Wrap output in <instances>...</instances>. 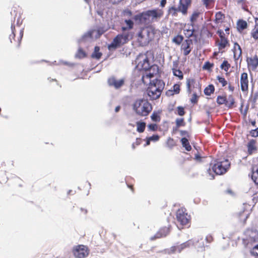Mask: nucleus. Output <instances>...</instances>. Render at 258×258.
I'll list each match as a JSON object with an SVG mask.
<instances>
[{
	"mask_svg": "<svg viewBox=\"0 0 258 258\" xmlns=\"http://www.w3.org/2000/svg\"><path fill=\"white\" fill-rule=\"evenodd\" d=\"M251 253L253 255H258V244L253 247L251 251Z\"/></svg>",
	"mask_w": 258,
	"mask_h": 258,
	"instance_id": "nucleus-53",
	"label": "nucleus"
},
{
	"mask_svg": "<svg viewBox=\"0 0 258 258\" xmlns=\"http://www.w3.org/2000/svg\"><path fill=\"white\" fill-rule=\"evenodd\" d=\"M135 63L139 70H148L151 67L148 58L145 54L139 55L135 60Z\"/></svg>",
	"mask_w": 258,
	"mask_h": 258,
	"instance_id": "nucleus-5",
	"label": "nucleus"
},
{
	"mask_svg": "<svg viewBox=\"0 0 258 258\" xmlns=\"http://www.w3.org/2000/svg\"><path fill=\"white\" fill-rule=\"evenodd\" d=\"M248 152L249 154H251L254 151L256 150L255 146V141L254 140H250L247 144Z\"/></svg>",
	"mask_w": 258,
	"mask_h": 258,
	"instance_id": "nucleus-23",
	"label": "nucleus"
},
{
	"mask_svg": "<svg viewBox=\"0 0 258 258\" xmlns=\"http://www.w3.org/2000/svg\"><path fill=\"white\" fill-rule=\"evenodd\" d=\"M191 0H179V4L177 7L179 12L181 13L183 16L187 14V10L190 6Z\"/></svg>",
	"mask_w": 258,
	"mask_h": 258,
	"instance_id": "nucleus-9",
	"label": "nucleus"
},
{
	"mask_svg": "<svg viewBox=\"0 0 258 258\" xmlns=\"http://www.w3.org/2000/svg\"><path fill=\"white\" fill-rule=\"evenodd\" d=\"M213 0H202V3L207 8H209L211 4L213 3Z\"/></svg>",
	"mask_w": 258,
	"mask_h": 258,
	"instance_id": "nucleus-42",
	"label": "nucleus"
},
{
	"mask_svg": "<svg viewBox=\"0 0 258 258\" xmlns=\"http://www.w3.org/2000/svg\"><path fill=\"white\" fill-rule=\"evenodd\" d=\"M181 142L182 146L185 148L186 150L189 151L191 149V146L190 145L189 143L186 138H182L181 140Z\"/></svg>",
	"mask_w": 258,
	"mask_h": 258,
	"instance_id": "nucleus-27",
	"label": "nucleus"
},
{
	"mask_svg": "<svg viewBox=\"0 0 258 258\" xmlns=\"http://www.w3.org/2000/svg\"><path fill=\"white\" fill-rule=\"evenodd\" d=\"M217 80L222 84L223 87L225 86L227 84V81L223 77L218 76Z\"/></svg>",
	"mask_w": 258,
	"mask_h": 258,
	"instance_id": "nucleus-43",
	"label": "nucleus"
},
{
	"mask_svg": "<svg viewBox=\"0 0 258 258\" xmlns=\"http://www.w3.org/2000/svg\"><path fill=\"white\" fill-rule=\"evenodd\" d=\"M166 4V0H161V1L160 2V6L162 8H163L165 7Z\"/></svg>",
	"mask_w": 258,
	"mask_h": 258,
	"instance_id": "nucleus-57",
	"label": "nucleus"
},
{
	"mask_svg": "<svg viewBox=\"0 0 258 258\" xmlns=\"http://www.w3.org/2000/svg\"><path fill=\"white\" fill-rule=\"evenodd\" d=\"M250 134L252 137H258V127L255 130H252L250 132Z\"/></svg>",
	"mask_w": 258,
	"mask_h": 258,
	"instance_id": "nucleus-49",
	"label": "nucleus"
},
{
	"mask_svg": "<svg viewBox=\"0 0 258 258\" xmlns=\"http://www.w3.org/2000/svg\"><path fill=\"white\" fill-rule=\"evenodd\" d=\"M224 18V16L221 12H217L215 15V21L217 23H221Z\"/></svg>",
	"mask_w": 258,
	"mask_h": 258,
	"instance_id": "nucleus-33",
	"label": "nucleus"
},
{
	"mask_svg": "<svg viewBox=\"0 0 258 258\" xmlns=\"http://www.w3.org/2000/svg\"><path fill=\"white\" fill-rule=\"evenodd\" d=\"M99 50L100 47L99 46H95L94 52L92 54V57L98 59H99L102 55V53L99 52Z\"/></svg>",
	"mask_w": 258,
	"mask_h": 258,
	"instance_id": "nucleus-29",
	"label": "nucleus"
},
{
	"mask_svg": "<svg viewBox=\"0 0 258 258\" xmlns=\"http://www.w3.org/2000/svg\"><path fill=\"white\" fill-rule=\"evenodd\" d=\"M165 86L163 81L155 79L150 81L149 87L147 92L150 99L156 100L161 95V92Z\"/></svg>",
	"mask_w": 258,
	"mask_h": 258,
	"instance_id": "nucleus-2",
	"label": "nucleus"
},
{
	"mask_svg": "<svg viewBox=\"0 0 258 258\" xmlns=\"http://www.w3.org/2000/svg\"><path fill=\"white\" fill-rule=\"evenodd\" d=\"M195 82V80L194 79H188L186 82V85L187 87V90L189 92H190V86Z\"/></svg>",
	"mask_w": 258,
	"mask_h": 258,
	"instance_id": "nucleus-46",
	"label": "nucleus"
},
{
	"mask_svg": "<svg viewBox=\"0 0 258 258\" xmlns=\"http://www.w3.org/2000/svg\"><path fill=\"white\" fill-rule=\"evenodd\" d=\"M237 25L238 30H243L247 28V23L245 21L240 20L237 22Z\"/></svg>",
	"mask_w": 258,
	"mask_h": 258,
	"instance_id": "nucleus-28",
	"label": "nucleus"
},
{
	"mask_svg": "<svg viewBox=\"0 0 258 258\" xmlns=\"http://www.w3.org/2000/svg\"><path fill=\"white\" fill-rule=\"evenodd\" d=\"M149 140H150L151 141L156 142L159 140V136L157 135H154L151 137H149Z\"/></svg>",
	"mask_w": 258,
	"mask_h": 258,
	"instance_id": "nucleus-51",
	"label": "nucleus"
},
{
	"mask_svg": "<svg viewBox=\"0 0 258 258\" xmlns=\"http://www.w3.org/2000/svg\"><path fill=\"white\" fill-rule=\"evenodd\" d=\"M94 33H97L98 37L101 34L99 33V31H96L95 30L89 31L82 36V38L78 40V42L81 43L83 41L91 40L93 37L92 35Z\"/></svg>",
	"mask_w": 258,
	"mask_h": 258,
	"instance_id": "nucleus-15",
	"label": "nucleus"
},
{
	"mask_svg": "<svg viewBox=\"0 0 258 258\" xmlns=\"http://www.w3.org/2000/svg\"><path fill=\"white\" fill-rule=\"evenodd\" d=\"M179 12L178 8H176L174 6L169 7L168 10V14L171 15L172 17H176L177 16V13Z\"/></svg>",
	"mask_w": 258,
	"mask_h": 258,
	"instance_id": "nucleus-26",
	"label": "nucleus"
},
{
	"mask_svg": "<svg viewBox=\"0 0 258 258\" xmlns=\"http://www.w3.org/2000/svg\"><path fill=\"white\" fill-rule=\"evenodd\" d=\"M195 158L197 160L201 159V156L199 155H196Z\"/></svg>",
	"mask_w": 258,
	"mask_h": 258,
	"instance_id": "nucleus-63",
	"label": "nucleus"
},
{
	"mask_svg": "<svg viewBox=\"0 0 258 258\" xmlns=\"http://www.w3.org/2000/svg\"><path fill=\"white\" fill-rule=\"evenodd\" d=\"M11 30H12V34L10 35V36H9V39L10 40V41L11 42H12V39H14L15 37V26L13 25H12L11 26Z\"/></svg>",
	"mask_w": 258,
	"mask_h": 258,
	"instance_id": "nucleus-47",
	"label": "nucleus"
},
{
	"mask_svg": "<svg viewBox=\"0 0 258 258\" xmlns=\"http://www.w3.org/2000/svg\"><path fill=\"white\" fill-rule=\"evenodd\" d=\"M192 44L191 40H185L182 44V48L183 49V54L184 55H187L191 51L190 49V45Z\"/></svg>",
	"mask_w": 258,
	"mask_h": 258,
	"instance_id": "nucleus-19",
	"label": "nucleus"
},
{
	"mask_svg": "<svg viewBox=\"0 0 258 258\" xmlns=\"http://www.w3.org/2000/svg\"><path fill=\"white\" fill-rule=\"evenodd\" d=\"M149 11L151 22L158 21L163 15V11L161 9H154Z\"/></svg>",
	"mask_w": 258,
	"mask_h": 258,
	"instance_id": "nucleus-11",
	"label": "nucleus"
},
{
	"mask_svg": "<svg viewBox=\"0 0 258 258\" xmlns=\"http://www.w3.org/2000/svg\"><path fill=\"white\" fill-rule=\"evenodd\" d=\"M180 91V87L178 84H175L173 86V91L175 94H178Z\"/></svg>",
	"mask_w": 258,
	"mask_h": 258,
	"instance_id": "nucleus-54",
	"label": "nucleus"
},
{
	"mask_svg": "<svg viewBox=\"0 0 258 258\" xmlns=\"http://www.w3.org/2000/svg\"><path fill=\"white\" fill-rule=\"evenodd\" d=\"M226 98L225 97L219 96L217 97V102L218 104H219L220 105H222L223 104H226Z\"/></svg>",
	"mask_w": 258,
	"mask_h": 258,
	"instance_id": "nucleus-40",
	"label": "nucleus"
},
{
	"mask_svg": "<svg viewBox=\"0 0 258 258\" xmlns=\"http://www.w3.org/2000/svg\"><path fill=\"white\" fill-rule=\"evenodd\" d=\"M183 39V36L181 35H177L174 37L172 40L173 42L177 44H180Z\"/></svg>",
	"mask_w": 258,
	"mask_h": 258,
	"instance_id": "nucleus-36",
	"label": "nucleus"
},
{
	"mask_svg": "<svg viewBox=\"0 0 258 258\" xmlns=\"http://www.w3.org/2000/svg\"><path fill=\"white\" fill-rule=\"evenodd\" d=\"M76 56L79 58H83L86 56V53L81 48H79Z\"/></svg>",
	"mask_w": 258,
	"mask_h": 258,
	"instance_id": "nucleus-35",
	"label": "nucleus"
},
{
	"mask_svg": "<svg viewBox=\"0 0 258 258\" xmlns=\"http://www.w3.org/2000/svg\"><path fill=\"white\" fill-rule=\"evenodd\" d=\"M245 234L247 237L243 238V240L248 242H255L258 240V232L256 230H247L245 231Z\"/></svg>",
	"mask_w": 258,
	"mask_h": 258,
	"instance_id": "nucleus-12",
	"label": "nucleus"
},
{
	"mask_svg": "<svg viewBox=\"0 0 258 258\" xmlns=\"http://www.w3.org/2000/svg\"><path fill=\"white\" fill-rule=\"evenodd\" d=\"M212 167L213 171L218 175L223 174L226 173L229 169L230 163L228 159L223 161L217 160Z\"/></svg>",
	"mask_w": 258,
	"mask_h": 258,
	"instance_id": "nucleus-4",
	"label": "nucleus"
},
{
	"mask_svg": "<svg viewBox=\"0 0 258 258\" xmlns=\"http://www.w3.org/2000/svg\"><path fill=\"white\" fill-rule=\"evenodd\" d=\"M230 66L228 63L227 60H224L222 63L221 64L220 68L221 69L224 70L225 71L227 72L229 70Z\"/></svg>",
	"mask_w": 258,
	"mask_h": 258,
	"instance_id": "nucleus-38",
	"label": "nucleus"
},
{
	"mask_svg": "<svg viewBox=\"0 0 258 258\" xmlns=\"http://www.w3.org/2000/svg\"><path fill=\"white\" fill-rule=\"evenodd\" d=\"M173 75L175 76L178 77L180 79L183 78L182 72L179 70L172 69Z\"/></svg>",
	"mask_w": 258,
	"mask_h": 258,
	"instance_id": "nucleus-37",
	"label": "nucleus"
},
{
	"mask_svg": "<svg viewBox=\"0 0 258 258\" xmlns=\"http://www.w3.org/2000/svg\"><path fill=\"white\" fill-rule=\"evenodd\" d=\"M133 110L140 116H146L152 110L151 104L145 99H138L132 104Z\"/></svg>",
	"mask_w": 258,
	"mask_h": 258,
	"instance_id": "nucleus-1",
	"label": "nucleus"
},
{
	"mask_svg": "<svg viewBox=\"0 0 258 258\" xmlns=\"http://www.w3.org/2000/svg\"><path fill=\"white\" fill-rule=\"evenodd\" d=\"M198 96L196 93H194L192 98L190 99V101L192 103H196L197 102V98Z\"/></svg>",
	"mask_w": 258,
	"mask_h": 258,
	"instance_id": "nucleus-52",
	"label": "nucleus"
},
{
	"mask_svg": "<svg viewBox=\"0 0 258 258\" xmlns=\"http://www.w3.org/2000/svg\"><path fill=\"white\" fill-rule=\"evenodd\" d=\"M200 15V13L198 12H195L193 13L190 17V22H191V25H193V23L197 20Z\"/></svg>",
	"mask_w": 258,
	"mask_h": 258,
	"instance_id": "nucleus-34",
	"label": "nucleus"
},
{
	"mask_svg": "<svg viewBox=\"0 0 258 258\" xmlns=\"http://www.w3.org/2000/svg\"><path fill=\"white\" fill-rule=\"evenodd\" d=\"M180 133L182 136H183L185 135L187 133V132L185 131H180Z\"/></svg>",
	"mask_w": 258,
	"mask_h": 258,
	"instance_id": "nucleus-62",
	"label": "nucleus"
},
{
	"mask_svg": "<svg viewBox=\"0 0 258 258\" xmlns=\"http://www.w3.org/2000/svg\"><path fill=\"white\" fill-rule=\"evenodd\" d=\"M221 42L219 43V46L220 48H224L225 47L227 43V41L226 39H225L224 37L221 36Z\"/></svg>",
	"mask_w": 258,
	"mask_h": 258,
	"instance_id": "nucleus-41",
	"label": "nucleus"
},
{
	"mask_svg": "<svg viewBox=\"0 0 258 258\" xmlns=\"http://www.w3.org/2000/svg\"><path fill=\"white\" fill-rule=\"evenodd\" d=\"M151 118L153 121L159 122L160 120V117L159 115L156 112H153L151 116Z\"/></svg>",
	"mask_w": 258,
	"mask_h": 258,
	"instance_id": "nucleus-39",
	"label": "nucleus"
},
{
	"mask_svg": "<svg viewBox=\"0 0 258 258\" xmlns=\"http://www.w3.org/2000/svg\"><path fill=\"white\" fill-rule=\"evenodd\" d=\"M135 143L136 144V145L137 146L140 145V143H141V139H137L136 142Z\"/></svg>",
	"mask_w": 258,
	"mask_h": 258,
	"instance_id": "nucleus-58",
	"label": "nucleus"
},
{
	"mask_svg": "<svg viewBox=\"0 0 258 258\" xmlns=\"http://www.w3.org/2000/svg\"><path fill=\"white\" fill-rule=\"evenodd\" d=\"M189 217V216L185 212L183 209H179L176 212V218L177 221L181 225H185L188 223Z\"/></svg>",
	"mask_w": 258,
	"mask_h": 258,
	"instance_id": "nucleus-8",
	"label": "nucleus"
},
{
	"mask_svg": "<svg viewBox=\"0 0 258 258\" xmlns=\"http://www.w3.org/2000/svg\"><path fill=\"white\" fill-rule=\"evenodd\" d=\"M250 214V212L248 210H246L244 209L242 211L238 213V215L241 222L244 224Z\"/></svg>",
	"mask_w": 258,
	"mask_h": 258,
	"instance_id": "nucleus-20",
	"label": "nucleus"
},
{
	"mask_svg": "<svg viewBox=\"0 0 258 258\" xmlns=\"http://www.w3.org/2000/svg\"><path fill=\"white\" fill-rule=\"evenodd\" d=\"M213 66H214V64L213 63H211L209 61H206L204 65L203 66V69H205V70H209L211 68H212L213 67Z\"/></svg>",
	"mask_w": 258,
	"mask_h": 258,
	"instance_id": "nucleus-44",
	"label": "nucleus"
},
{
	"mask_svg": "<svg viewBox=\"0 0 258 258\" xmlns=\"http://www.w3.org/2000/svg\"><path fill=\"white\" fill-rule=\"evenodd\" d=\"M250 122L252 126H255L256 121L255 120H251Z\"/></svg>",
	"mask_w": 258,
	"mask_h": 258,
	"instance_id": "nucleus-61",
	"label": "nucleus"
},
{
	"mask_svg": "<svg viewBox=\"0 0 258 258\" xmlns=\"http://www.w3.org/2000/svg\"><path fill=\"white\" fill-rule=\"evenodd\" d=\"M153 33L148 28H143L138 34L137 40L139 45L142 46L147 45L152 40Z\"/></svg>",
	"mask_w": 258,
	"mask_h": 258,
	"instance_id": "nucleus-3",
	"label": "nucleus"
},
{
	"mask_svg": "<svg viewBox=\"0 0 258 258\" xmlns=\"http://www.w3.org/2000/svg\"><path fill=\"white\" fill-rule=\"evenodd\" d=\"M176 125L178 127L184 125L183 118H177L176 119Z\"/></svg>",
	"mask_w": 258,
	"mask_h": 258,
	"instance_id": "nucleus-45",
	"label": "nucleus"
},
{
	"mask_svg": "<svg viewBox=\"0 0 258 258\" xmlns=\"http://www.w3.org/2000/svg\"><path fill=\"white\" fill-rule=\"evenodd\" d=\"M215 88L213 85H210L207 87L204 90V93L206 95H210L214 91Z\"/></svg>",
	"mask_w": 258,
	"mask_h": 258,
	"instance_id": "nucleus-32",
	"label": "nucleus"
},
{
	"mask_svg": "<svg viewBox=\"0 0 258 258\" xmlns=\"http://www.w3.org/2000/svg\"><path fill=\"white\" fill-rule=\"evenodd\" d=\"M108 83L110 86H113L115 89H118L123 85L124 81L122 79L116 80L115 78L112 77L108 79Z\"/></svg>",
	"mask_w": 258,
	"mask_h": 258,
	"instance_id": "nucleus-18",
	"label": "nucleus"
},
{
	"mask_svg": "<svg viewBox=\"0 0 258 258\" xmlns=\"http://www.w3.org/2000/svg\"><path fill=\"white\" fill-rule=\"evenodd\" d=\"M248 68L252 70H255L258 66V56L254 55L248 57L247 59Z\"/></svg>",
	"mask_w": 258,
	"mask_h": 258,
	"instance_id": "nucleus-16",
	"label": "nucleus"
},
{
	"mask_svg": "<svg viewBox=\"0 0 258 258\" xmlns=\"http://www.w3.org/2000/svg\"><path fill=\"white\" fill-rule=\"evenodd\" d=\"M149 15V11L148 10L139 15H136L135 19L136 21H139V22L142 23H148L151 22Z\"/></svg>",
	"mask_w": 258,
	"mask_h": 258,
	"instance_id": "nucleus-13",
	"label": "nucleus"
},
{
	"mask_svg": "<svg viewBox=\"0 0 258 258\" xmlns=\"http://www.w3.org/2000/svg\"><path fill=\"white\" fill-rule=\"evenodd\" d=\"M89 253L88 247L84 245H78L74 247L73 253L77 258H85Z\"/></svg>",
	"mask_w": 258,
	"mask_h": 258,
	"instance_id": "nucleus-6",
	"label": "nucleus"
},
{
	"mask_svg": "<svg viewBox=\"0 0 258 258\" xmlns=\"http://www.w3.org/2000/svg\"><path fill=\"white\" fill-rule=\"evenodd\" d=\"M125 22L126 24V25L128 26L129 29H132L133 28V25H134V23H133V22L132 20H125Z\"/></svg>",
	"mask_w": 258,
	"mask_h": 258,
	"instance_id": "nucleus-50",
	"label": "nucleus"
},
{
	"mask_svg": "<svg viewBox=\"0 0 258 258\" xmlns=\"http://www.w3.org/2000/svg\"><path fill=\"white\" fill-rule=\"evenodd\" d=\"M149 129L151 131H155L157 128V126L156 124H150L148 126Z\"/></svg>",
	"mask_w": 258,
	"mask_h": 258,
	"instance_id": "nucleus-55",
	"label": "nucleus"
},
{
	"mask_svg": "<svg viewBox=\"0 0 258 258\" xmlns=\"http://www.w3.org/2000/svg\"><path fill=\"white\" fill-rule=\"evenodd\" d=\"M177 112L178 114L180 116H183L185 113L184 108L181 106H178L177 107Z\"/></svg>",
	"mask_w": 258,
	"mask_h": 258,
	"instance_id": "nucleus-48",
	"label": "nucleus"
},
{
	"mask_svg": "<svg viewBox=\"0 0 258 258\" xmlns=\"http://www.w3.org/2000/svg\"><path fill=\"white\" fill-rule=\"evenodd\" d=\"M234 49V57L235 59H238L241 55V49L239 45L237 43H235Z\"/></svg>",
	"mask_w": 258,
	"mask_h": 258,
	"instance_id": "nucleus-22",
	"label": "nucleus"
},
{
	"mask_svg": "<svg viewBox=\"0 0 258 258\" xmlns=\"http://www.w3.org/2000/svg\"><path fill=\"white\" fill-rule=\"evenodd\" d=\"M192 242L191 240L187 241L186 242L177 246H172L168 250L169 254L174 253L176 252H180L183 249L186 247H189L192 245Z\"/></svg>",
	"mask_w": 258,
	"mask_h": 258,
	"instance_id": "nucleus-10",
	"label": "nucleus"
},
{
	"mask_svg": "<svg viewBox=\"0 0 258 258\" xmlns=\"http://www.w3.org/2000/svg\"><path fill=\"white\" fill-rule=\"evenodd\" d=\"M244 0H238L237 1V4H240L243 2Z\"/></svg>",
	"mask_w": 258,
	"mask_h": 258,
	"instance_id": "nucleus-64",
	"label": "nucleus"
},
{
	"mask_svg": "<svg viewBox=\"0 0 258 258\" xmlns=\"http://www.w3.org/2000/svg\"><path fill=\"white\" fill-rule=\"evenodd\" d=\"M251 36L255 40L258 39V19H255V26L251 32Z\"/></svg>",
	"mask_w": 258,
	"mask_h": 258,
	"instance_id": "nucleus-24",
	"label": "nucleus"
},
{
	"mask_svg": "<svg viewBox=\"0 0 258 258\" xmlns=\"http://www.w3.org/2000/svg\"><path fill=\"white\" fill-rule=\"evenodd\" d=\"M137 131L139 133H143L146 127V123L144 122L138 121L137 122Z\"/></svg>",
	"mask_w": 258,
	"mask_h": 258,
	"instance_id": "nucleus-30",
	"label": "nucleus"
},
{
	"mask_svg": "<svg viewBox=\"0 0 258 258\" xmlns=\"http://www.w3.org/2000/svg\"><path fill=\"white\" fill-rule=\"evenodd\" d=\"M126 42V36L118 35L108 46L109 50H114Z\"/></svg>",
	"mask_w": 258,
	"mask_h": 258,
	"instance_id": "nucleus-7",
	"label": "nucleus"
},
{
	"mask_svg": "<svg viewBox=\"0 0 258 258\" xmlns=\"http://www.w3.org/2000/svg\"><path fill=\"white\" fill-rule=\"evenodd\" d=\"M150 142H151V141H150V140H149V138H148L147 139L146 144V145H145V146H148V145H150Z\"/></svg>",
	"mask_w": 258,
	"mask_h": 258,
	"instance_id": "nucleus-60",
	"label": "nucleus"
},
{
	"mask_svg": "<svg viewBox=\"0 0 258 258\" xmlns=\"http://www.w3.org/2000/svg\"><path fill=\"white\" fill-rule=\"evenodd\" d=\"M23 30H21L20 32V36L18 38V41H19V43L20 42V41L23 37Z\"/></svg>",
	"mask_w": 258,
	"mask_h": 258,
	"instance_id": "nucleus-56",
	"label": "nucleus"
},
{
	"mask_svg": "<svg viewBox=\"0 0 258 258\" xmlns=\"http://www.w3.org/2000/svg\"><path fill=\"white\" fill-rule=\"evenodd\" d=\"M120 109V106H117L115 108V111L116 112H118L119 111Z\"/></svg>",
	"mask_w": 258,
	"mask_h": 258,
	"instance_id": "nucleus-59",
	"label": "nucleus"
},
{
	"mask_svg": "<svg viewBox=\"0 0 258 258\" xmlns=\"http://www.w3.org/2000/svg\"><path fill=\"white\" fill-rule=\"evenodd\" d=\"M234 104V99L232 95H229L226 98V106L228 107H232Z\"/></svg>",
	"mask_w": 258,
	"mask_h": 258,
	"instance_id": "nucleus-31",
	"label": "nucleus"
},
{
	"mask_svg": "<svg viewBox=\"0 0 258 258\" xmlns=\"http://www.w3.org/2000/svg\"><path fill=\"white\" fill-rule=\"evenodd\" d=\"M248 76L247 73H243L240 77V86L242 91H246L248 89Z\"/></svg>",
	"mask_w": 258,
	"mask_h": 258,
	"instance_id": "nucleus-17",
	"label": "nucleus"
},
{
	"mask_svg": "<svg viewBox=\"0 0 258 258\" xmlns=\"http://www.w3.org/2000/svg\"><path fill=\"white\" fill-rule=\"evenodd\" d=\"M251 178L253 181L258 184V167L253 168Z\"/></svg>",
	"mask_w": 258,
	"mask_h": 258,
	"instance_id": "nucleus-25",
	"label": "nucleus"
},
{
	"mask_svg": "<svg viewBox=\"0 0 258 258\" xmlns=\"http://www.w3.org/2000/svg\"><path fill=\"white\" fill-rule=\"evenodd\" d=\"M158 67L156 65L151 66L148 69V72H147L146 75L143 76L142 80L145 82V79H150V82L151 81L150 79L154 77V74H156L158 72Z\"/></svg>",
	"mask_w": 258,
	"mask_h": 258,
	"instance_id": "nucleus-14",
	"label": "nucleus"
},
{
	"mask_svg": "<svg viewBox=\"0 0 258 258\" xmlns=\"http://www.w3.org/2000/svg\"><path fill=\"white\" fill-rule=\"evenodd\" d=\"M169 230L168 228L164 227L159 231V232L155 235L154 237H151V239L153 240L155 238H159L166 236L169 233Z\"/></svg>",
	"mask_w": 258,
	"mask_h": 258,
	"instance_id": "nucleus-21",
	"label": "nucleus"
}]
</instances>
